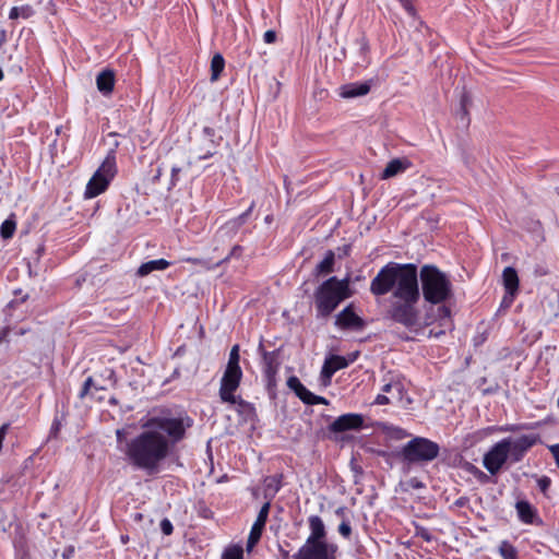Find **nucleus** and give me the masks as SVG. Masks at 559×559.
Returning a JSON list of instances; mask_svg holds the SVG:
<instances>
[{"instance_id":"obj_21","label":"nucleus","mask_w":559,"mask_h":559,"mask_svg":"<svg viewBox=\"0 0 559 559\" xmlns=\"http://www.w3.org/2000/svg\"><path fill=\"white\" fill-rule=\"evenodd\" d=\"M275 352H263L264 368L263 377L267 388L276 385V374L278 371V362L274 359Z\"/></svg>"},{"instance_id":"obj_47","label":"nucleus","mask_w":559,"mask_h":559,"mask_svg":"<svg viewBox=\"0 0 559 559\" xmlns=\"http://www.w3.org/2000/svg\"><path fill=\"white\" fill-rule=\"evenodd\" d=\"M548 450L552 454L555 463H556L557 467L559 468V443L548 445Z\"/></svg>"},{"instance_id":"obj_3","label":"nucleus","mask_w":559,"mask_h":559,"mask_svg":"<svg viewBox=\"0 0 559 559\" xmlns=\"http://www.w3.org/2000/svg\"><path fill=\"white\" fill-rule=\"evenodd\" d=\"M353 294L349 276L342 280L331 276L323 281L313 292L316 317L322 319L330 317L340 304L350 298Z\"/></svg>"},{"instance_id":"obj_11","label":"nucleus","mask_w":559,"mask_h":559,"mask_svg":"<svg viewBox=\"0 0 559 559\" xmlns=\"http://www.w3.org/2000/svg\"><path fill=\"white\" fill-rule=\"evenodd\" d=\"M242 377L241 369L226 368L222 378L219 396L223 402L234 404L236 402L235 391L238 389Z\"/></svg>"},{"instance_id":"obj_8","label":"nucleus","mask_w":559,"mask_h":559,"mask_svg":"<svg viewBox=\"0 0 559 559\" xmlns=\"http://www.w3.org/2000/svg\"><path fill=\"white\" fill-rule=\"evenodd\" d=\"M338 546L334 543H304L294 559H338Z\"/></svg>"},{"instance_id":"obj_36","label":"nucleus","mask_w":559,"mask_h":559,"mask_svg":"<svg viewBox=\"0 0 559 559\" xmlns=\"http://www.w3.org/2000/svg\"><path fill=\"white\" fill-rule=\"evenodd\" d=\"M551 478L549 476L543 475L537 478V486L544 497L549 498V489L551 487Z\"/></svg>"},{"instance_id":"obj_27","label":"nucleus","mask_w":559,"mask_h":559,"mask_svg":"<svg viewBox=\"0 0 559 559\" xmlns=\"http://www.w3.org/2000/svg\"><path fill=\"white\" fill-rule=\"evenodd\" d=\"M283 474H275L266 477L264 480V496L270 497V500L282 489L283 487Z\"/></svg>"},{"instance_id":"obj_13","label":"nucleus","mask_w":559,"mask_h":559,"mask_svg":"<svg viewBox=\"0 0 559 559\" xmlns=\"http://www.w3.org/2000/svg\"><path fill=\"white\" fill-rule=\"evenodd\" d=\"M271 509V501H266L260 509L258 516L250 530L246 549L248 552L252 551V549L260 542L263 531L265 528V524L267 522L269 513Z\"/></svg>"},{"instance_id":"obj_18","label":"nucleus","mask_w":559,"mask_h":559,"mask_svg":"<svg viewBox=\"0 0 559 559\" xmlns=\"http://www.w3.org/2000/svg\"><path fill=\"white\" fill-rule=\"evenodd\" d=\"M308 525L310 534L305 540L306 543H329L324 522L319 515H310L308 518Z\"/></svg>"},{"instance_id":"obj_16","label":"nucleus","mask_w":559,"mask_h":559,"mask_svg":"<svg viewBox=\"0 0 559 559\" xmlns=\"http://www.w3.org/2000/svg\"><path fill=\"white\" fill-rule=\"evenodd\" d=\"M335 324L343 330L360 331L365 326V320L355 312L354 305L349 304L336 316Z\"/></svg>"},{"instance_id":"obj_7","label":"nucleus","mask_w":559,"mask_h":559,"mask_svg":"<svg viewBox=\"0 0 559 559\" xmlns=\"http://www.w3.org/2000/svg\"><path fill=\"white\" fill-rule=\"evenodd\" d=\"M411 403V399L401 381H390L381 388L373 402L377 405H396L407 406Z\"/></svg>"},{"instance_id":"obj_52","label":"nucleus","mask_w":559,"mask_h":559,"mask_svg":"<svg viewBox=\"0 0 559 559\" xmlns=\"http://www.w3.org/2000/svg\"><path fill=\"white\" fill-rule=\"evenodd\" d=\"M8 40L7 38V32L5 29H1L0 31V46H2L3 44H5Z\"/></svg>"},{"instance_id":"obj_61","label":"nucleus","mask_w":559,"mask_h":559,"mask_svg":"<svg viewBox=\"0 0 559 559\" xmlns=\"http://www.w3.org/2000/svg\"><path fill=\"white\" fill-rule=\"evenodd\" d=\"M265 221H266V222H270V221H271V216H266V217H265Z\"/></svg>"},{"instance_id":"obj_24","label":"nucleus","mask_w":559,"mask_h":559,"mask_svg":"<svg viewBox=\"0 0 559 559\" xmlns=\"http://www.w3.org/2000/svg\"><path fill=\"white\" fill-rule=\"evenodd\" d=\"M502 282H503L504 289L509 295L514 296L518 293L520 281H519L518 272L514 267L507 266L503 270Z\"/></svg>"},{"instance_id":"obj_53","label":"nucleus","mask_w":559,"mask_h":559,"mask_svg":"<svg viewBox=\"0 0 559 559\" xmlns=\"http://www.w3.org/2000/svg\"><path fill=\"white\" fill-rule=\"evenodd\" d=\"M185 261L192 264H197L200 262V260L197 258H186Z\"/></svg>"},{"instance_id":"obj_35","label":"nucleus","mask_w":559,"mask_h":559,"mask_svg":"<svg viewBox=\"0 0 559 559\" xmlns=\"http://www.w3.org/2000/svg\"><path fill=\"white\" fill-rule=\"evenodd\" d=\"M467 472H469L471 474L474 475V477L480 483V484H487L489 483L490 480V477L484 473L481 469H479L478 467H476L475 465L473 464H468L467 468H466Z\"/></svg>"},{"instance_id":"obj_6","label":"nucleus","mask_w":559,"mask_h":559,"mask_svg":"<svg viewBox=\"0 0 559 559\" xmlns=\"http://www.w3.org/2000/svg\"><path fill=\"white\" fill-rule=\"evenodd\" d=\"M117 175L116 148L108 151L105 159L87 181L84 198L94 199L104 193Z\"/></svg>"},{"instance_id":"obj_45","label":"nucleus","mask_w":559,"mask_h":559,"mask_svg":"<svg viewBox=\"0 0 559 559\" xmlns=\"http://www.w3.org/2000/svg\"><path fill=\"white\" fill-rule=\"evenodd\" d=\"M276 32L269 29L263 34V40L265 44H274L276 41Z\"/></svg>"},{"instance_id":"obj_29","label":"nucleus","mask_w":559,"mask_h":559,"mask_svg":"<svg viewBox=\"0 0 559 559\" xmlns=\"http://www.w3.org/2000/svg\"><path fill=\"white\" fill-rule=\"evenodd\" d=\"M355 45L358 48L359 57L362 59L366 66H369L371 63L370 45L366 35L362 34L361 36L356 38Z\"/></svg>"},{"instance_id":"obj_56","label":"nucleus","mask_w":559,"mask_h":559,"mask_svg":"<svg viewBox=\"0 0 559 559\" xmlns=\"http://www.w3.org/2000/svg\"><path fill=\"white\" fill-rule=\"evenodd\" d=\"M212 155H213V153L207 152L204 155L200 156V159H206V158L211 157Z\"/></svg>"},{"instance_id":"obj_55","label":"nucleus","mask_w":559,"mask_h":559,"mask_svg":"<svg viewBox=\"0 0 559 559\" xmlns=\"http://www.w3.org/2000/svg\"><path fill=\"white\" fill-rule=\"evenodd\" d=\"M162 168H158L157 171H156V175L154 176V180H159L160 176H162Z\"/></svg>"},{"instance_id":"obj_1","label":"nucleus","mask_w":559,"mask_h":559,"mask_svg":"<svg viewBox=\"0 0 559 559\" xmlns=\"http://www.w3.org/2000/svg\"><path fill=\"white\" fill-rule=\"evenodd\" d=\"M192 426L193 419L186 412L174 415L163 407L143 421V430L127 443L126 456L135 468L154 474Z\"/></svg>"},{"instance_id":"obj_20","label":"nucleus","mask_w":559,"mask_h":559,"mask_svg":"<svg viewBox=\"0 0 559 559\" xmlns=\"http://www.w3.org/2000/svg\"><path fill=\"white\" fill-rule=\"evenodd\" d=\"M372 80L366 82H354L340 87V96L343 98H355L367 95L371 90Z\"/></svg>"},{"instance_id":"obj_25","label":"nucleus","mask_w":559,"mask_h":559,"mask_svg":"<svg viewBox=\"0 0 559 559\" xmlns=\"http://www.w3.org/2000/svg\"><path fill=\"white\" fill-rule=\"evenodd\" d=\"M335 265V253L332 250H328L324 254L323 260L318 263L313 270V275L317 277L326 276L334 272Z\"/></svg>"},{"instance_id":"obj_32","label":"nucleus","mask_w":559,"mask_h":559,"mask_svg":"<svg viewBox=\"0 0 559 559\" xmlns=\"http://www.w3.org/2000/svg\"><path fill=\"white\" fill-rule=\"evenodd\" d=\"M92 390L98 391V390H104V388L95 384L92 377H87L79 392V395H78L79 399L83 400L88 394L94 396V392H92Z\"/></svg>"},{"instance_id":"obj_37","label":"nucleus","mask_w":559,"mask_h":559,"mask_svg":"<svg viewBox=\"0 0 559 559\" xmlns=\"http://www.w3.org/2000/svg\"><path fill=\"white\" fill-rule=\"evenodd\" d=\"M337 532L345 539H349L350 536H352V525H350V522L348 520H343L340 523L338 527H337Z\"/></svg>"},{"instance_id":"obj_46","label":"nucleus","mask_w":559,"mask_h":559,"mask_svg":"<svg viewBox=\"0 0 559 559\" xmlns=\"http://www.w3.org/2000/svg\"><path fill=\"white\" fill-rule=\"evenodd\" d=\"M438 317L440 320L450 319L451 317V310L449 307L442 305L438 309Z\"/></svg>"},{"instance_id":"obj_4","label":"nucleus","mask_w":559,"mask_h":559,"mask_svg":"<svg viewBox=\"0 0 559 559\" xmlns=\"http://www.w3.org/2000/svg\"><path fill=\"white\" fill-rule=\"evenodd\" d=\"M419 277L423 296L427 302L441 305L452 296L451 281L436 265H424L420 269Z\"/></svg>"},{"instance_id":"obj_38","label":"nucleus","mask_w":559,"mask_h":559,"mask_svg":"<svg viewBox=\"0 0 559 559\" xmlns=\"http://www.w3.org/2000/svg\"><path fill=\"white\" fill-rule=\"evenodd\" d=\"M415 536L420 537L421 539H424L427 543H430L433 540V536L430 533V531L427 527H424L420 525H417L415 527Z\"/></svg>"},{"instance_id":"obj_49","label":"nucleus","mask_w":559,"mask_h":559,"mask_svg":"<svg viewBox=\"0 0 559 559\" xmlns=\"http://www.w3.org/2000/svg\"><path fill=\"white\" fill-rule=\"evenodd\" d=\"M468 502H469L468 497L463 496V497L457 498L454 501V506L457 507V508H464V507H466L468 504Z\"/></svg>"},{"instance_id":"obj_10","label":"nucleus","mask_w":559,"mask_h":559,"mask_svg":"<svg viewBox=\"0 0 559 559\" xmlns=\"http://www.w3.org/2000/svg\"><path fill=\"white\" fill-rule=\"evenodd\" d=\"M502 440H508L509 457L512 463L521 462L534 445L542 442L538 433L522 435L516 439L508 437Z\"/></svg>"},{"instance_id":"obj_30","label":"nucleus","mask_w":559,"mask_h":559,"mask_svg":"<svg viewBox=\"0 0 559 559\" xmlns=\"http://www.w3.org/2000/svg\"><path fill=\"white\" fill-rule=\"evenodd\" d=\"M35 15V10L31 4H23L20 7H12L9 12L10 20L24 19L28 20Z\"/></svg>"},{"instance_id":"obj_17","label":"nucleus","mask_w":559,"mask_h":559,"mask_svg":"<svg viewBox=\"0 0 559 559\" xmlns=\"http://www.w3.org/2000/svg\"><path fill=\"white\" fill-rule=\"evenodd\" d=\"M254 207V203H251V205L248 207L247 211L238 215L237 217L226 222L224 225H222L216 234L215 237L218 239H233L239 231L240 227L246 223L248 216L251 214L252 210Z\"/></svg>"},{"instance_id":"obj_42","label":"nucleus","mask_w":559,"mask_h":559,"mask_svg":"<svg viewBox=\"0 0 559 559\" xmlns=\"http://www.w3.org/2000/svg\"><path fill=\"white\" fill-rule=\"evenodd\" d=\"M403 9L407 12L411 16H416V8L414 7L412 0H397Z\"/></svg>"},{"instance_id":"obj_19","label":"nucleus","mask_w":559,"mask_h":559,"mask_svg":"<svg viewBox=\"0 0 559 559\" xmlns=\"http://www.w3.org/2000/svg\"><path fill=\"white\" fill-rule=\"evenodd\" d=\"M519 520L524 524H542V519L538 515L536 508L528 501L520 500L515 503Z\"/></svg>"},{"instance_id":"obj_58","label":"nucleus","mask_w":559,"mask_h":559,"mask_svg":"<svg viewBox=\"0 0 559 559\" xmlns=\"http://www.w3.org/2000/svg\"><path fill=\"white\" fill-rule=\"evenodd\" d=\"M3 78H4V74H3L2 69L0 68V81H2V80H3Z\"/></svg>"},{"instance_id":"obj_54","label":"nucleus","mask_w":559,"mask_h":559,"mask_svg":"<svg viewBox=\"0 0 559 559\" xmlns=\"http://www.w3.org/2000/svg\"><path fill=\"white\" fill-rule=\"evenodd\" d=\"M349 252H350V246H349V245H345V246L343 247V254H344V255H348V254H349Z\"/></svg>"},{"instance_id":"obj_26","label":"nucleus","mask_w":559,"mask_h":559,"mask_svg":"<svg viewBox=\"0 0 559 559\" xmlns=\"http://www.w3.org/2000/svg\"><path fill=\"white\" fill-rule=\"evenodd\" d=\"M170 262L165 259L151 260L142 263L136 270L139 277H144L154 271H164L170 266Z\"/></svg>"},{"instance_id":"obj_33","label":"nucleus","mask_w":559,"mask_h":559,"mask_svg":"<svg viewBox=\"0 0 559 559\" xmlns=\"http://www.w3.org/2000/svg\"><path fill=\"white\" fill-rule=\"evenodd\" d=\"M222 559H243V549L239 545L227 547L222 554Z\"/></svg>"},{"instance_id":"obj_59","label":"nucleus","mask_w":559,"mask_h":559,"mask_svg":"<svg viewBox=\"0 0 559 559\" xmlns=\"http://www.w3.org/2000/svg\"><path fill=\"white\" fill-rule=\"evenodd\" d=\"M230 349L236 350V349H240V348H239L238 344H235V345H233V347Z\"/></svg>"},{"instance_id":"obj_50","label":"nucleus","mask_w":559,"mask_h":559,"mask_svg":"<svg viewBox=\"0 0 559 559\" xmlns=\"http://www.w3.org/2000/svg\"><path fill=\"white\" fill-rule=\"evenodd\" d=\"M335 514L336 516L341 518L342 521L343 520H347L346 519V508L345 507H340L335 510Z\"/></svg>"},{"instance_id":"obj_34","label":"nucleus","mask_w":559,"mask_h":559,"mask_svg":"<svg viewBox=\"0 0 559 559\" xmlns=\"http://www.w3.org/2000/svg\"><path fill=\"white\" fill-rule=\"evenodd\" d=\"M16 228L14 221L5 219L0 226V234L3 239H10L13 237Z\"/></svg>"},{"instance_id":"obj_14","label":"nucleus","mask_w":559,"mask_h":559,"mask_svg":"<svg viewBox=\"0 0 559 559\" xmlns=\"http://www.w3.org/2000/svg\"><path fill=\"white\" fill-rule=\"evenodd\" d=\"M358 356L359 352H352L347 357L338 355L328 356L321 370V377L331 380L336 371L346 368L349 364L354 362Z\"/></svg>"},{"instance_id":"obj_57","label":"nucleus","mask_w":559,"mask_h":559,"mask_svg":"<svg viewBox=\"0 0 559 559\" xmlns=\"http://www.w3.org/2000/svg\"><path fill=\"white\" fill-rule=\"evenodd\" d=\"M109 403H110L111 405H117V404H118V401L116 400V397H111V399L109 400Z\"/></svg>"},{"instance_id":"obj_44","label":"nucleus","mask_w":559,"mask_h":559,"mask_svg":"<svg viewBox=\"0 0 559 559\" xmlns=\"http://www.w3.org/2000/svg\"><path fill=\"white\" fill-rule=\"evenodd\" d=\"M60 429H61V421L58 418H55L51 424V427H50L49 437L57 438L60 432Z\"/></svg>"},{"instance_id":"obj_15","label":"nucleus","mask_w":559,"mask_h":559,"mask_svg":"<svg viewBox=\"0 0 559 559\" xmlns=\"http://www.w3.org/2000/svg\"><path fill=\"white\" fill-rule=\"evenodd\" d=\"M287 386L307 405H326L329 403L325 397L310 392L296 376H292L287 379Z\"/></svg>"},{"instance_id":"obj_31","label":"nucleus","mask_w":559,"mask_h":559,"mask_svg":"<svg viewBox=\"0 0 559 559\" xmlns=\"http://www.w3.org/2000/svg\"><path fill=\"white\" fill-rule=\"evenodd\" d=\"M225 69V59L221 53H215L211 60V81L216 82Z\"/></svg>"},{"instance_id":"obj_60","label":"nucleus","mask_w":559,"mask_h":559,"mask_svg":"<svg viewBox=\"0 0 559 559\" xmlns=\"http://www.w3.org/2000/svg\"><path fill=\"white\" fill-rule=\"evenodd\" d=\"M204 131L210 134L212 129L206 127V128H204Z\"/></svg>"},{"instance_id":"obj_5","label":"nucleus","mask_w":559,"mask_h":559,"mask_svg":"<svg viewBox=\"0 0 559 559\" xmlns=\"http://www.w3.org/2000/svg\"><path fill=\"white\" fill-rule=\"evenodd\" d=\"M439 453L440 447L437 442L425 437H414L402 447L397 455L402 462L414 465L432 462Z\"/></svg>"},{"instance_id":"obj_22","label":"nucleus","mask_w":559,"mask_h":559,"mask_svg":"<svg viewBox=\"0 0 559 559\" xmlns=\"http://www.w3.org/2000/svg\"><path fill=\"white\" fill-rule=\"evenodd\" d=\"M115 83L116 75L111 69H104L96 76L97 90L105 96L110 95L114 92Z\"/></svg>"},{"instance_id":"obj_40","label":"nucleus","mask_w":559,"mask_h":559,"mask_svg":"<svg viewBox=\"0 0 559 559\" xmlns=\"http://www.w3.org/2000/svg\"><path fill=\"white\" fill-rule=\"evenodd\" d=\"M239 353L240 352H230L228 364H227L226 368L234 367V369H241L239 366V360H240Z\"/></svg>"},{"instance_id":"obj_41","label":"nucleus","mask_w":559,"mask_h":559,"mask_svg":"<svg viewBox=\"0 0 559 559\" xmlns=\"http://www.w3.org/2000/svg\"><path fill=\"white\" fill-rule=\"evenodd\" d=\"M159 526H160V530H162L163 534L166 535V536L171 535L173 532H174L173 523L170 522V520H168L166 518L160 521Z\"/></svg>"},{"instance_id":"obj_12","label":"nucleus","mask_w":559,"mask_h":559,"mask_svg":"<svg viewBox=\"0 0 559 559\" xmlns=\"http://www.w3.org/2000/svg\"><path fill=\"white\" fill-rule=\"evenodd\" d=\"M364 416L357 413H347L335 418L330 425L329 430L333 433H341L350 430L358 431L364 427Z\"/></svg>"},{"instance_id":"obj_9","label":"nucleus","mask_w":559,"mask_h":559,"mask_svg":"<svg viewBox=\"0 0 559 559\" xmlns=\"http://www.w3.org/2000/svg\"><path fill=\"white\" fill-rule=\"evenodd\" d=\"M508 445V440L501 439L484 454L483 465L490 475H497L510 459Z\"/></svg>"},{"instance_id":"obj_28","label":"nucleus","mask_w":559,"mask_h":559,"mask_svg":"<svg viewBox=\"0 0 559 559\" xmlns=\"http://www.w3.org/2000/svg\"><path fill=\"white\" fill-rule=\"evenodd\" d=\"M497 551L501 559H520L518 548L509 540H501Z\"/></svg>"},{"instance_id":"obj_2","label":"nucleus","mask_w":559,"mask_h":559,"mask_svg":"<svg viewBox=\"0 0 559 559\" xmlns=\"http://www.w3.org/2000/svg\"><path fill=\"white\" fill-rule=\"evenodd\" d=\"M370 293L385 296L392 293L395 301L388 309V317L404 326L411 328L418 322L416 308L420 299L418 269L414 263L389 262L371 280Z\"/></svg>"},{"instance_id":"obj_39","label":"nucleus","mask_w":559,"mask_h":559,"mask_svg":"<svg viewBox=\"0 0 559 559\" xmlns=\"http://www.w3.org/2000/svg\"><path fill=\"white\" fill-rule=\"evenodd\" d=\"M181 168L179 166H173L171 167V174H170V180H169V187L168 189H173L177 186L179 181V174L181 173Z\"/></svg>"},{"instance_id":"obj_43","label":"nucleus","mask_w":559,"mask_h":559,"mask_svg":"<svg viewBox=\"0 0 559 559\" xmlns=\"http://www.w3.org/2000/svg\"><path fill=\"white\" fill-rule=\"evenodd\" d=\"M521 428H527V425L519 426V425H507L501 427H493L492 429L498 430L500 432H515Z\"/></svg>"},{"instance_id":"obj_48","label":"nucleus","mask_w":559,"mask_h":559,"mask_svg":"<svg viewBox=\"0 0 559 559\" xmlns=\"http://www.w3.org/2000/svg\"><path fill=\"white\" fill-rule=\"evenodd\" d=\"M242 253V247L239 245H236L231 248L229 254L224 259V261H228L233 257H240Z\"/></svg>"},{"instance_id":"obj_51","label":"nucleus","mask_w":559,"mask_h":559,"mask_svg":"<svg viewBox=\"0 0 559 559\" xmlns=\"http://www.w3.org/2000/svg\"><path fill=\"white\" fill-rule=\"evenodd\" d=\"M467 103H468L467 95H463L462 98H461V107H462V109H463L465 115H467V110H466Z\"/></svg>"},{"instance_id":"obj_23","label":"nucleus","mask_w":559,"mask_h":559,"mask_svg":"<svg viewBox=\"0 0 559 559\" xmlns=\"http://www.w3.org/2000/svg\"><path fill=\"white\" fill-rule=\"evenodd\" d=\"M412 166L407 158H393L391 159L380 175V179L386 180L399 174L404 173Z\"/></svg>"},{"instance_id":"obj_62","label":"nucleus","mask_w":559,"mask_h":559,"mask_svg":"<svg viewBox=\"0 0 559 559\" xmlns=\"http://www.w3.org/2000/svg\"><path fill=\"white\" fill-rule=\"evenodd\" d=\"M36 1H37V3H38V4H40V3H41V0H36Z\"/></svg>"}]
</instances>
